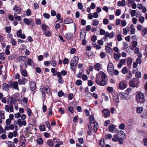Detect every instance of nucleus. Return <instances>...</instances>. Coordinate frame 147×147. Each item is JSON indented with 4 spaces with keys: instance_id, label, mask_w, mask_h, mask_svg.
Here are the masks:
<instances>
[{
    "instance_id": "1",
    "label": "nucleus",
    "mask_w": 147,
    "mask_h": 147,
    "mask_svg": "<svg viewBox=\"0 0 147 147\" xmlns=\"http://www.w3.org/2000/svg\"><path fill=\"white\" fill-rule=\"evenodd\" d=\"M144 94L141 92H140L138 93L136 96V99L138 100H141V102L142 103H144L145 102V99L144 98Z\"/></svg>"
},
{
    "instance_id": "2",
    "label": "nucleus",
    "mask_w": 147,
    "mask_h": 147,
    "mask_svg": "<svg viewBox=\"0 0 147 147\" xmlns=\"http://www.w3.org/2000/svg\"><path fill=\"white\" fill-rule=\"evenodd\" d=\"M78 60V57L76 56H75L72 58L70 62L71 68V69H73V67L77 64Z\"/></svg>"
},
{
    "instance_id": "3",
    "label": "nucleus",
    "mask_w": 147,
    "mask_h": 147,
    "mask_svg": "<svg viewBox=\"0 0 147 147\" xmlns=\"http://www.w3.org/2000/svg\"><path fill=\"white\" fill-rule=\"evenodd\" d=\"M139 83V80L136 78H134L131 80L130 82V84L133 87H137Z\"/></svg>"
},
{
    "instance_id": "4",
    "label": "nucleus",
    "mask_w": 147,
    "mask_h": 147,
    "mask_svg": "<svg viewBox=\"0 0 147 147\" xmlns=\"http://www.w3.org/2000/svg\"><path fill=\"white\" fill-rule=\"evenodd\" d=\"M114 70V67L113 64L109 63L107 67V71L108 73L110 75L113 74V71Z\"/></svg>"
},
{
    "instance_id": "5",
    "label": "nucleus",
    "mask_w": 147,
    "mask_h": 147,
    "mask_svg": "<svg viewBox=\"0 0 147 147\" xmlns=\"http://www.w3.org/2000/svg\"><path fill=\"white\" fill-rule=\"evenodd\" d=\"M115 34L113 32H112L110 33H109L108 32H106L105 35L103 39L105 40H107L108 37L110 38H113Z\"/></svg>"
},
{
    "instance_id": "6",
    "label": "nucleus",
    "mask_w": 147,
    "mask_h": 147,
    "mask_svg": "<svg viewBox=\"0 0 147 147\" xmlns=\"http://www.w3.org/2000/svg\"><path fill=\"white\" fill-rule=\"evenodd\" d=\"M119 95L121 98L123 99L127 100L129 99L128 95L126 93H120Z\"/></svg>"
},
{
    "instance_id": "7",
    "label": "nucleus",
    "mask_w": 147,
    "mask_h": 147,
    "mask_svg": "<svg viewBox=\"0 0 147 147\" xmlns=\"http://www.w3.org/2000/svg\"><path fill=\"white\" fill-rule=\"evenodd\" d=\"M4 109L7 112H9V110L11 112L13 111V106L12 105H10V106L8 105H5Z\"/></svg>"
},
{
    "instance_id": "8",
    "label": "nucleus",
    "mask_w": 147,
    "mask_h": 147,
    "mask_svg": "<svg viewBox=\"0 0 147 147\" xmlns=\"http://www.w3.org/2000/svg\"><path fill=\"white\" fill-rule=\"evenodd\" d=\"M116 135L119 138H121L122 136H125V134L124 133L123 131L121 130H117L116 131Z\"/></svg>"
},
{
    "instance_id": "9",
    "label": "nucleus",
    "mask_w": 147,
    "mask_h": 147,
    "mask_svg": "<svg viewBox=\"0 0 147 147\" xmlns=\"http://www.w3.org/2000/svg\"><path fill=\"white\" fill-rule=\"evenodd\" d=\"M7 102L9 104L12 105L16 102V100L13 98H8Z\"/></svg>"
},
{
    "instance_id": "10",
    "label": "nucleus",
    "mask_w": 147,
    "mask_h": 147,
    "mask_svg": "<svg viewBox=\"0 0 147 147\" xmlns=\"http://www.w3.org/2000/svg\"><path fill=\"white\" fill-rule=\"evenodd\" d=\"M13 9L14 11H15V12L18 14L20 13L21 12L20 8L18 7L16 5L15 6Z\"/></svg>"
},
{
    "instance_id": "11",
    "label": "nucleus",
    "mask_w": 147,
    "mask_h": 147,
    "mask_svg": "<svg viewBox=\"0 0 147 147\" xmlns=\"http://www.w3.org/2000/svg\"><path fill=\"white\" fill-rule=\"evenodd\" d=\"M126 84L124 82H121L119 84V88L121 89H123L126 88Z\"/></svg>"
},
{
    "instance_id": "12",
    "label": "nucleus",
    "mask_w": 147,
    "mask_h": 147,
    "mask_svg": "<svg viewBox=\"0 0 147 147\" xmlns=\"http://www.w3.org/2000/svg\"><path fill=\"white\" fill-rule=\"evenodd\" d=\"M102 112L106 116V117H109L110 115V111L107 109H104Z\"/></svg>"
},
{
    "instance_id": "13",
    "label": "nucleus",
    "mask_w": 147,
    "mask_h": 147,
    "mask_svg": "<svg viewBox=\"0 0 147 147\" xmlns=\"http://www.w3.org/2000/svg\"><path fill=\"white\" fill-rule=\"evenodd\" d=\"M2 88L3 90H4L8 91L9 90V86L5 83L3 84Z\"/></svg>"
},
{
    "instance_id": "14",
    "label": "nucleus",
    "mask_w": 147,
    "mask_h": 147,
    "mask_svg": "<svg viewBox=\"0 0 147 147\" xmlns=\"http://www.w3.org/2000/svg\"><path fill=\"white\" fill-rule=\"evenodd\" d=\"M94 68L96 70L99 71L101 69L100 64L99 63H96L94 65Z\"/></svg>"
},
{
    "instance_id": "15",
    "label": "nucleus",
    "mask_w": 147,
    "mask_h": 147,
    "mask_svg": "<svg viewBox=\"0 0 147 147\" xmlns=\"http://www.w3.org/2000/svg\"><path fill=\"white\" fill-rule=\"evenodd\" d=\"M30 88H31V90L32 91L34 90L36 87V84L34 82H32L30 83Z\"/></svg>"
},
{
    "instance_id": "16",
    "label": "nucleus",
    "mask_w": 147,
    "mask_h": 147,
    "mask_svg": "<svg viewBox=\"0 0 147 147\" xmlns=\"http://www.w3.org/2000/svg\"><path fill=\"white\" fill-rule=\"evenodd\" d=\"M115 125H110L109 127V131L110 132H113L115 130Z\"/></svg>"
},
{
    "instance_id": "17",
    "label": "nucleus",
    "mask_w": 147,
    "mask_h": 147,
    "mask_svg": "<svg viewBox=\"0 0 147 147\" xmlns=\"http://www.w3.org/2000/svg\"><path fill=\"white\" fill-rule=\"evenodd\" d=\"M99 74H100V76L102 80H104L107 78V76L106 74L103 72L100 71Z\"/></svg>"
},
{
    "instance_id": "18",
    "label": "nucleus",
    "mask_w": 147,
    "mask_h": 147,
    "mask_svg": "<svg viewBox=\"0 0 147 147\" xmlns=\"http://www.w3.org/2000/svg\"><path fill=\"white\" fill-rule=\"evenodd\" d=\"M130 30L128 26H127L125 28L123 29V34L124 35H126L128 31Z\"/></svg>"
},
{
    "instance_id": "19",
    "label": "nucleus",
    "mask_w": 147,
    "mask_h": 147,
    "mask_svg": "<svg viewBox=\"0 0 147 147\" xmlns=\"http://www.w3.org/2000/svg\"><path fill=\"white\" fill-rule=\"evenodd\" d=\"M73 36V34L70 33H68L66 35V38L68 40H70Z\"/></svg>"
},
{
    "instance_id": "20",
    "label": "nucleus",
    "mask_w": 147,
    "mask_h": 147,
    "mask_svg": "<svg viewBox=\"0 0 147 147\" xmlns=\"http://www.w3.org/2000/svg\"><path fill=\"white\" fill-rule=\"evenodd\" d=\"M100 145L102 147H104L105 146L104 139L103 138L101 139L100 142Z\"/></svg>"
},
{
    "instance_id": "21",
    "label": "nucleus",
    "mask_w": 147,
    "mask_h": 147,
    "mask_svg": "<svg viewBox=\"0 0 147 147\" xmlns=\"http://www.w3.org/2000/svg\"><path fill=\"white\" fill-rule=\"evenodd\" d=\"M12 86L13 88L15 89L18 90V83L17 82H15L14 83H13Z\"/></svg>"
},
{
    "instance_id": "22",
    "label": "nucleus",
    "mask_w": 147,
    "mask_h": 147,
    "mask_svg": "<svg viewBox=\"0 0 147 147\" xmlns=\"http://www.w3.org/2000/svg\"><path fill=\"white\" fill-rule=\"evenodd\" d=\"M65 23L66 24H69L72 22V19L70 18H67L65 19L64 21Z\"/></svg>"
},
{
    "instance_id": "23",
    "label": "nucleus",
    "mask_w": 147,
    "mask_h": 147,
    "mask_svg": "<svg viewBox=\"0 0 147 147\" xmlns=\"http://www.w3.org/2000/svg\"><path fill=\"white\" fill-rule=\"evenodd\" d=\"M119 138L116 135H114L113 136L112 140L114 142L118 141Z\"/></svg>"
},
{
    "instance_id": "24",
    "label": "nucleus",
    "mask_w": 147,
    "mask_h": 147,
    "mask_svg": "<svg viewBox=\"0 0 147 147\" xmlns=\"http://www.w3.org/2000/svg\"><path fill=\"white\" fill-rule=\"evenodd\" d=\"M0 115L1 117L3 119H5V111H0Z\"/></svg>"
},
{
    "instance_id": "25",
    "label": "nucleus",
    "mask_w": 147,
    "mask_h": 147,
    "mask_svg": "<svg viewBox=\"0 0 147 147\" xmlns=\"http://www.w3.org/2000/svg\"><path fill=\"white\" fill-rule=\"evenodd\" d=\"M133 124V121L132 119L129 120L127 123L128 126L129 127H132Z\"/></svg>"
},
{
    "instance_id": "26",
    "label": "nucleus",
    "mask_w": 147,
    "mask_h": 147,
    "mask_svg": "<svg viewBox=\"0 0 147 147\" xmlns=\"http://www.w3.org/2000/svg\"><path fill=\"white\" fill-rule=\"evenodd\" d=\"M7 144L8 146L9 147H14V144L13 142H10L9 141H7Z\"/></svg>"
},
{
    "instance_id": "27",
    "label": "nucleus",
    "mask_w": 147,
    "mask_h": 147,
    "mask_svg": "<svg viewBox=\"0 0 147 147\" xmlns=\"http://www.w3.org/2000/svg\"><path fill=\"white\" fill-rule=\"evenodd\" d=\"M98 128V126L97 123L96 122H94V131H96Z\"/></svg>"
},
{
    "instance_id": "28",
    "label": "nucleus",
    "mask_w": 147,
    "mask_h": 147,
    "mask_svg": "<svg viewBox=\"0 0 147 147\" xmlns=\"http://www.w3.org/2000/svg\"><path fill=\"white\" fill-rule=\"evenodd\" d=\"M122 72L123 74H125L128 72V69L126 67H124L123 68L122 70Z\"/></svg>"
},
{
    "instance_id": "29",
    "label": "nucleus",
    "mask_w": 147,
    "mask_h": 147,
    "mask_svg": "<svg viewBox=\"0 0 147 147\" xmlns=\"http://www.w3.org/2000/svg\"><path fill=\"white\" fill-rule=\"evenodd\" d=\"M47 144L51 147H53L54 145V144L53 142L51 140H49L47 141Z\"/></svg>"
},
{
    "instance_id": "30",
    "label": "nucleus",
    "mask_w": 147,
    "mask_h": 147,
    "mask_svg": "<svg viewBox=\"0 0 147 147\" xmlns=\"http://www.w3.org/2000/svg\"><path fill=\"white\" fill-rule=\"evenodd\" d=\"M33 63L32 60L30 58H28L27 61V64L29 65H32Z\"/></svg>"
},
{
    "instance_id": "31",
    "label": "nucleus",
    "mask_w": 147,
    "mask_h": 147,
    "mask_svg": "<svg viewBox=\"0 0 147 147\" xmlns=\"http://www.w3.org/2000/svg\"><path fill=\"white\" fill-rule=\"evenodd\" d=\"M41 27L43 30H45L48 28V26H47L46 24H42Z\"/></svg>"
},
{
    "instance_id": "32",
    "label": "nucleus",
    "mask_w": 147,
    "mask_h": 147,
    "mask_svg": "<svg viewBox=\"0 0 147 147\" xmlns=\"http://www.w3.org/2000/svg\"><path fill=\"white\" fill-rule=\"evenodd\" d=\"M135 75L136 78H139L141 77V74L140 72L137 71L136 72Z\"/></svg>"
},
{
    "instance_id": "33",
    "label": "nucleus",
    "mask_w": 147,
    "mask_h": 147,
    "mask_svg": "<svg viewBox=\"0 0 147 147\" xmlns=\"http://www.w3.org/2000/svg\"><path fill=\"white\" fill-rule=\"evenodd\" d=\"M130 11H131V17H133L134 16H135L136 12V11L134 10H131V9H129V12H130Z\"/></svg>"
},
{
    "instance_id": "34",
    "label": "nucleus",
    "mask_w": 147,
    "mask_h": 147,
    "mask_svg": "<svg viewBox=\"0 0 147 147\" xmlns=\"http://www.w3.org/2000/svg\"><path fill=\"white\" fill-rule=\"evenodd\" d=\"M45 34L46 36H50L51 35V33L49 31L47 30L45 32Z\"/></svg>"
},
{
    "instance_id": "35",
    "label": "nucleus",
    "mask_w": 147,
    "mask_h": 147,
    "mask_svg": "<svg viewBox=\"0 0 147 147\" xmlns=\"http://www.w3.org/2000/svg\"><path fill=\"white\" fill-rule=\"evenodd\" d=\"M98 23L99 22L96 19H94L93 20L92 24L93 26H96L98 25Z\"/></svg>"
},
{
    "instance_id": "36",
    "label": "nucleus",
    "mask_w": 147,
    "mask_h": 147,
    "mask_svg": "<svg viewBox=\"0 0 147 147\" xmlns=\"http://www.w3.org/2000/svg\"><path fill=\"white\" fill-rule=\"evenodd\" d=\"M51 64L53 67H55L57 65V62L56 61L52 60V61H50Z\"/></svg>"
},
{
    "instance_id": "37",
    "label": "nucleus",
    "mask_w": 147,
    "mask_h": 147,
    "mask_svg": "<svg viewBox=\"0 0 147 147\" xmlns=\"http://www.w3.org/2000/svg\"><path fill=\"white\" fill-rule=\"evenodd\" d=\"M143 109L142 107H138L136 109L137 112L138 113H140L143 111Z\"/></svg>"
},
{
    "instance_id": "38",
    "label": "nucleus",
    "mask_w": 147,
    "mask_h": 147,
    "mask_svg": "<svg viewBox=\"0 0 147 147\" xmlns=\"http://www.w3.org/2000/svg\"><path fill=\"white\" fill-rule=\"evenodd\" d=\"M107 91L109 93H111L113 92V90L112 87L109 86L107 88Z\"/></svg>"
},
{
    "instance_id": "39",
    "label": "nucleus",
    "mask_w": 147,
    "mask_h": 147,
    "mask_svg": "<svg viewBox=\"0 0 147 147\" xmlns=\"http://www.w3.org/2000/svg\"><path fill=\"white\" fill-rule=\"evenodd\" d=\"M90 122L92 123H94L95 122L94 119V117L93 115H91L90 116Z\"/></svg>"
},
{
    "instance_id": "40",
    "label": "nucleus",
    "mask_w": 147,
    "mask_h": 147,
    "mask_svg": "<svg viewBox=\"0 0 147 147\" xmlns=\"http://www.w3.org/2000/svg\"><path fill=\"white\" fill-rule=\"evenodd\" d=\"M106 84V81L104 80H102L100 82V83L99 85L101 86H105Z\"/></svg>"
},
{
    "instance_id": "41",
    "label": "nucleus",
    "mask_w": 147,
    "mask_h": 147,
    "mask_svg": "<svg viewBox=\"0 0 147 147\" xmlns=\"http://www.w3.org/2000/svg\"><path fill=\"white\" fill-rule=\"evenodd\" d=\"M4 55L3 53H0V59L2 61H4L5 59Z\"/></svg>"
},
{
    "instance_id": "42",
    "label": "nucleus",
    "mask_w": 147,
    "mask_h": 147,
    "mask_svg": "<svg viewBox=\"0 0 147 147\" xmlns=\"http://www.w3.org/2000/svg\"><path fill=\"white\" fill-rule=\"evenodd\" d=\"M106 32L104 30L102 29H101L100 30V34L101 35H103L104 34L105 35Z\"/></svg>"
},
{
    "instance_id": "43",
    "label": "nucleus",
    "mask_w": 147,
    "mask_h": 147,
    "mask_svg": "<svg viewBox=\"0 0 147 147\" xmlns=\"http://www.w3.org/2000/svg\"><path fill=\"white\" fill-rule=\"evenodd\" d=\"M144 18L143 16H141L140 17L139 19V21L141 23H142L144 22Z\"/></svg>"
},
{
    "instance_id": "44",
    "label": "nucleus",
    "mask_w": 147,
    "mask_h": 147,
    "mask_svg": "<svg viewBox=\"0 0 147 147\" xmlns=\"http://www.w3.org/2000/svg\"><path fill=\"white\" fill-rule=\"evenodd\" d=\"M14 17L15 19H16L17 20H18L19 21H20L21 19V17L20 16H17V15L16 14V13H14Z\"/></svg>"
},
{
    "instance_id": "45",
    "label": "nucleus",
    "mask_w": 147,
    "mask_h": 147,
    "mask_svg": "<svg viewBox=\"0 0 147 147\" xmlns=\"http://www.w3.org/2000/svg\"><path fill=\"white\" fill-rule=\"evenodd\" d=\"M105 49L106 50L107 52H111L112 51L111 49L108 46L105 47Z\"/></svg>"
},
{
    "instance_id": "46",
    "label": "nucleus",
    "mask_w": 147,
    "mask_h": 147,
    "mask_svg": "<svg viewBox=\"0 0 147 147\" xmlns=\"http://www.w3.org/2000/svg\"><path fill=\"white\" fill-rule=\"evenodd\" d=\"M76 84L78 86H80L82 84V82L80 80H77L76 82Z\"/></svg>"
},
{
    "instance_id": "47",
    "label": "nucleus",
    "mask_w": 147,
    "mask_h": 147,
    "mask_svg": "<svg viewBox=\"0 0 147 147\" xmlns=\"http://www.w3.org/2000/svg\"><path fill=\"white\" fill-rule=\"evenodd\" d=\"M117 39L118 41H120L122 40V38L121 36V35L119 34L117 36Z\"/></svg>"
},
{
    "instance_id": "48",
    "label": "nucleus",
    "mask_w": 147,
    "mask_h": 147,
    "mask_svg": "<svg viewBox=\"0 0 147 147\" xmlns=\"http://www.w3.org/2000/svg\"><path fill=\"white\" fill-rule=\"evenodd\" d=\"M78 8L80 9H82L83 7V6L81 3H78Z\"/></svg>"
},
{
    "instance_id": "49",
    "label": "nucleus",
    "mask_w": 147,
    "mask_h": 147,
    "mask_svg": "<svg viewBox=\"0 0 147 147\" xmlns=\"http://www.w3.org/2000/svg\"><path fill=\"white\" fill-rule=\"evenodd\" d=\"M11 28L10 27L7 26L5 27V30L6 32L9 33L11 31Z\"/></svg>"
},
{
    "instance_id": "50",
    "label": "nucleus",
    "mask_w": 147,
    "mask_h": 147,
    "mask_svg": "<svg viewBox=\"0 0 147 147\" xmlns=\"http://www.w3.org/2000/svg\"><path fill=\"white\" fill-rule=\"evenodd\" d=\"M26 123V122L25 121H22L21 123L19 124V126L20 127H21L22 125H25Z\"/></svg>"
},
{
    "instance_id": "51",
    "label": "nucleus",
    "mask_w": 147,
    "mask_h": 147,
    "mask_svg": "<svg viewBox=\"0 0 147 147\" xmlns=\"http://www.w3.org/2000/svg\"><path fill=\"white\" fill-rule=\"evenodd\" d=\"M125 127V125L123 123H121L119 126V129H123Z\"/></svg>"
},
{
    "instance_id": "52",
    "label": "nucleus",
    "mask_w": 147,
    "mask_h": 147,
    "mask_svg": "<svg viewBox=\"0 0 147 147\" xmlns=\"http://www.w3.org/2000/svg\"><path fill=\"white\" fill-rule=\"evenodd\" d=\"M43 16L46 19H49L50 17V16L49 14L45 13L43 14Z\"/></svg>"
},
{
    "instance_id": "53",
    "label": "nucleus",
    "mask_w": 147,
    "mask_h": 147,
    "mask_svg": "<svg viewBox=\"0 0 147 147\" xmlns=\"http://www.w3.org/2000/svg\"><path fill=\"white\" fill-rule=\"evenodd\" d=\"M51 71L52 73L53 74V76H55L56 75V74L55 73V72H57V71H55V68H52L51 69Z\"/></svg>"
},
{
    "instance_id": "54",
    "label": "nucleus",
    "mask_w": 147,
    "mask_h": 147,
    "mask_svg": "<svg viewBox=\"0 0 147 147\" xmlns=\"http://www.w3.org/2000/svg\"><path fill=\"white\" fill-rule=\"evenodd\" d=\"M121 24L123 27L125 26L126 24V22L124 20H122L121 22Z\"/></svg>"
},
{
    "instance_id": "55",
    "label": "nucleus",
    "mask_w": 147,
    "mask_h": 147,
    "mask_svg": "<svg viewBox=\"0 0 147 147\" xmlns=\"http://www.w3.org/2000/svg\"><path fill=\"white\" fill-rule=\"evenodd\" d=\"M24 22L27 25H29L30 24V21L27 18H25L24 20Z\"/></svg>"
},
{
    "instance_id": "56",
    "label": "nucleus",
    "mask_w": 147,
    "mask_h": 147,
    "mask_svg": "<svg viewBox=\"0 0 147 147\" xmlns=\"http://www.w3.org/2000/svg\"><path fill=\"white\" fill-rule=\"evenodd\" d=\"M147 33V28H145L142 31V35H144Z\"/></svg>"
},
{
    "instance_id": "57",
    "label": "nucleus",
    "mask_w": 147,
    "mask_h": 147,
    "mask_svg": "<svg viewBox=\"0 0 147 147\" xmlns=\"http://www.w3.org/2000/svg\"><path fill=\"white\" fill-rule=\"evenodd\" d=\"M142 62L141 59L139 58H138L136 60V63L138 64H140Z\"/></svg>"
},
{
    "instance_id": "58",
    "label": "nucleus",
    "mask_w": 147,
    "mask_h": 147,
    "mask_svg": "<svg viewBox=\"0 0 147 147\" xmlns=\"http://www.w3.org/2000/svg\"><path fill=\"white\" fill-rule=\"evenodd\" d=\"M21 116V115L19 113H18L15 114V117L16 118H18L20 117Z\"/></svg>"
},
{
    "instance_id": "59",
    "label": "nucleus",
    "mask_w": 147,
    "mask_h": 147,
    "mask_svg": "<svg viewBox=\"0 0 147 147\" xmlns=\"http://www.w3.org/2000/svg\"><path fill=\"white\" fill-rule=\"evenodd\" d=\"M132 77V75L131 72H129L128 73V75L126 77V78L130 79Z\"/></svg>"
},
{
    "instance_id": "60",
    "label": "nucleus",
    "mask_w": 147,
    "mask_h": 147,
    "mask_svg": "<svg viewBox=\"0 0 147 147\" xmlns=\"http://www.w3.org/2000/svg\"><path fill=\"white\" fill-rule=\"evenodd\" d=\"M68 62V59L67 58H65L63 60V63L64 64H67Z\"/></svg>"
},
{
    "instance_id": "61",
    "label": "nucleus",
    "mask_w": 147,
    "mask_h": 147,
    "mask_svg": "<svg viewBox=\"0 0 147 147\" xmlns=\"http://www.w3.org/2000/svg\"><path fill=\"white\" fill-rule=\"evenodd\" d=\"M112 137V135L111 134H109L105 135V138L109 139H111Z\"/></svg>"
},
{
    "instance_id": "62",
    "label": "nucleus",
    "mask_w": 147,
    "mask_h": 147,
    "mask_svg": "<svg viewBox=\"0 0 147 147\" xmlns=\"http://www.w3.org/2000/svg\"><path fill=\"white\" fill-rule=\"evenodd\" d=\"M103 24H108L109 21L107 19L105 18L103 20Z\"/></svg>"
},
{
    "instance_id": "63",
    "label": "nucleus",
    "mask_w": 147,
    "mask_h": 147,
    "mask_svg": "<svg viewBox=\"0 0 147 147\" xmlns=\"http://www.w3.org/2000/svg\"><path fill=\"white\" fill-rule=\"evenodd\" d=\"M118 141L120 144H122L123 143V138H119Z\"/></svg>"
},
{
    "instance_id": "64",
    "label": "nucleus",
    "mask_w": 147,
    "mask_h": 147,
    "mask_svg": "<svg viewBox=\"0 0 147 147\" xmlns=\"http://www.w3.org/2000/svg\"><path fill=\"white\" fill-rule=\"evenodd\" d=\"M11 120L9 119H8L6 120L5 123L7 125H9L10 124Z\"/></svg>"
}]
</instances>
